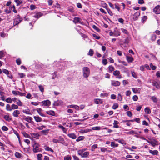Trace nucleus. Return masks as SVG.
Here are the masks:
<instances>
[{
	"mask_svg": "<svg viewBox=\"0 0 160 160\" xmlns=\"http://www.w3.org/2000/svg\"><path fill=\"white\" fill-rule=\"evenodd\" d=\"M15 6L14 5L12 6H10L9 7V9L10 10L12 11L14 13H17V11L15 9Z\"/></svg>",
	"mask_w": 160,
	"mask_h": 160,
	"instance_id": "6ab92c4d",
	"label": "nucleus"
},
{
	"mask_svg": "<svg viewBox=\"0 0 160 160\" xmlns=\"http://www.w3.org/2000/svg\"><path fill=\"white\" fill-rule=\"evenodd\" d=\"M64 158V160H71L72 158L70 155H68L65 156Z\"/></svg>",
	"mask_w": 160,
	"mask_h": 160,
	"instance_id": "79ce46f5",
	"label": "nucleus"
},
{
	"mask_svg": "<svg viewBox=\"0 0 160 160\" xmlns=\"http://www.w3.org/2000/svg\"><path fill=\"white\" fill-rule=\"evenodd\" d=\"M118 62L120 63L123 64L124 66H127L128 65V64L125 61L118 60Z\"/></svg>",
	"mask_w": 160,
	"mask_h": 160,
	"instance_id": "052dcab7",
	"label": "nucleus"
},
{
	"mask_svg": "<svg viewBox=\"0 0 160 160\" xmlns=\"http://www.w3.org/2000/svg\"><path fill=\"white\" fill-rule=\"evenodd\" d=\"M43 14L41 12H38L36 13L33 16V17L36 18V20H33L32 22H34V23L36 22V21L39 18L41 17L42 16Z\"/></svg>",
	"mask_w": 160,
	"mask_h": 160,
	"instance_id": "423d86ee",
	"label": "nucleus"
},
{
	"mask_svg": "<svg viewBox=\"0 0 160 160\" xmlns=\"http://www.w3.org/2000/svg\"><path fill=\"white\" fill-rule=\"evenodd\" d=\"M119 122L116 120H114L113 123V127L115 128H118L119 127L118 124Z\"/></svg>",
	"mask_w": 160,
	"mask_h": 160,
	"instance_id": "393cba45",
	"label": "nucleus"
},
{
	"mask_svg": "<svg viewBox=\"0 0 160 160\" xmlns=\"http://www.w3.org/2000/svg\"><path fill=\"white\" fill-rule=\"evenodd\" d=\"M126 133L127 134H138V133L137 132H135L134 131L132 130H131L129 132H126Z\"/></svg>",
	"mask_w": 160,
	"mask_h": 160,
	"instance_id": "72a5a7b5",
	"label": "nucleus"
},
{
	"mask_svg": "<svg viewBox=\"0 0 160 160\" xmlns=\"http://www.w3.org/2000/svg\"><path fill=\"white\" fill-rule=\"evenodd\" d=\"M82 71L83 77L87 78L89 76L90 74L89 68L88 67H84L82 69Z\"/></svg>",
	"mask_w": 160,
	"mask_h": 160,
	"instance_id": "7ed1b4c3",
	"label": "nucleus"
},
{
	"mask_svg": "<svg viewBox=\"0 0 160 160\" xmlns=\"http://www.w3.org/2000/svg\"><path fill=\"white\" fill-rule=\"evenodd\" d=\"M126 57V60L128 63L132 62L134 60V59L132 56H127Z\"/></svg>",
	"mask_w": 160,
	"mask_h": 160,
	"instance_id": "a211bd4d",
	"label": "nucleus"
},
{
	"mask_svg": "<svg viewBox=\"0 0 160 160\" xmlns=\"http://www.w3.org/2000/svg\"><path fill=\"white\" fill-rule=\"evenodd\" d=\"M33 118L35 119V121L37 122H40L42 121V119L41 118L39 117L38 116H34Z\"/></svg>",
	"mask_w": 160,
	"mask_h": 160,
	"instance_id": "412c9836",
	"label": "nucleus"
},
{
	"mask_svg": "<svg viewBox=\"0 0 160 160\" xmlns=\"http://www.w3.org/2000/svg\"><path fill=\"white\" fill-rule=\"evenodd\" d=\"M80 20V18L78 17L74 18V20H73V22L75 23H77L79 22Z\"/></svg>",
	"mask_w": 160,
	"mask_h": 160,
	"instance_id": "c85d7f7f",
	"label": "nucleus"
},
{
	"mask_svg": "<svg viewBox=\"0 0 160 160\" xmlns=\"http://www.w3.org/2000/svg\"><path fill=\"white\" fill-rule=\"evenodd\" d=\"M12 130L14 133L17 136V137L18 138L20 137L18 133V132L15 130L13 128H12Z\"/></svg>",
	"mask_w": 160,
	"mask_h": 160,
	"instance_id": "bf43d9fd",
	"label": "nucleus"
},
{
	"mask_svg": "<svg viewBox=\"0 0 160 160\" xmlns=\"http://www.w3.org/2000/svg\"><path fill=\"white\" fill-rule=\"evenodd\" d=\"M12 109H17L18 108V105L15 104H12L11 106Z\"/></svg>",
	"mask_w": 160,
	"mask_h": 160,
	"instance_id": "864d4df0",
	"label": "nucleus"
},
{
	"mask_svg": "<svg viewBox=\"0 0 160 160\" xmlns=\"http://www.w3.org/2000/svg\"><path fill=\"white\" fill-rule=\"evenodd\" d=\"M44 148L46 151H50L52 152H53V150L51 148L47 146H44Z\"/></svg>",
	"mask_w": 160,
	"mask_h": 160,
	"instance_id": "bb28decb",
	"label": "nucleus"
},
{
	"mask_svg": "<svg viewBox=\"0 0 160 160\" xmlns=\"http://www.w3.org/2000/svg\"><path fill=\"white\" fill-rule=\"evenodd\" d=\"M120 30L123 33L127 35L128 34V32L127 30L122 28H121Z\"/></svg>",
	"mask_w": 160,
	"mask_h": 160,
	"instance_id": "c03bdc74",
	"label": "nucleus"
},
{
	"mask_svg": "<svg viewBox=\"0 0 160 160\" xmlns=\"http://www.w3.org/2000/svg\"><path fill=\"white\" fill-rule=\"evenodd\" d=\"M42 155L41 154H39L37 155V158L38 160H42Z\"/></svg>",
	"mask_w": 160,
	"mask_h": 160,
	"instance_id": "69168bd1",
	"label": "nucleus"
},
{
	"mask_svg": "<svg viewBox=\"0 0 160 160\" xmlns=\"http://www.w3.org/2000/svg\"><path fill=\"white\" fill-rule=\"evenodd\" d=\"M118 144L117 143H115L114 142H111V146L113 148H115L118 147Z\"/></svg>",
	"mask_w": 160,
	"mask_h": 160,
	"instance_id": "c9c22d12",
	"label": "nucleus"
},
{
	"mask_svg": "<svg viewBox=\"0 0 160 160\" xmlns=\"http://www.w3.org/2000/svg\"><path fill=\"white\" fill-rule=\"evenodd\" d=\"M152 85L155 86L157 88H159V84L157 82L155 81L152 82Z\"/></svg>",
	"mask_w": 160,
	"mask_h": 160,
	"instance_id": "cd10ccee",
	"label": "nucleus"
},
{
	"mask_svg": "<svg viewBox=\"0 0 160 160\" xmlns=\"http://www.w3.org/2000/svg\"><path fill=\"white\" fill-rule=\"evenodd\" d=\"M4 119L7 121H10L12 119L10 118L8 115H5L4 116Z\"/></svg>",
	"mask_w": 160,
	"mask_h": 160,
	"instance_id": "2f4dec72",
	"label": "nucleus"
},
{
	"mask_svg": "<svg viewBox=\"0 0 160 160\" xmlns=\"http://www.w3.org/2000/svg\"><path fill=\"white\" fill-rule=\"evenodd\" d=\"M114 37H118L120 35V32L119 31L117 30L116 28L115 29L114 31Z\"/></svg>",
	"mask_w": 160,
	"mask_h": 160,
	"instance_id": "f3484780",
	"label": "nucleus"
},
{
	"mask_svg": "<svg viewBox=\"0 0 160 160\" xmlns=\"http://www.w3.org/2000/svg\"><path fill=\"white\" fill-rule=\"evenodd\" d=\"M98 147V145L97 144H95L92 145L91 146V150L92 151H94L95 150V149L97 148Z\"/></svg>",
	"mask_w": 160,
	"mask_h": 160,
	"instance_id": "ea45409f",
	"label": "nucleus"
},
{
	"mask_svg": "<svg viewBox=\"0 0 160 160\" xmlns=\"http://www.w3.org/2000/svg\"><path fill=\"white\" fill-rule=\"evenodd\" d=\"M6 109L7 111H11L12 110V108L10 106L9 104H7L6 106Z\"/></svg>",
	"mask_w": 160,
	"mask_h": 160,
	"instance_id": "09e8293b",
	"label": "nucleus"
},
{
	"mask_svg": "<svg viewBox=\"0 0 160 160\" xmlns=\"http://www.w3.org/2000/svg\"><path fill=\"white\" fill-rule=\"evenodd\" d=\"M108 95V93L103 92L100 94V97L102 98H104L105 97H107Z\"/></svg>",
	"mask_w": 160,
	"mask_h": 160,
	"instance_id": "49530a36",
	"label": "nucleus"
},
{
	"mask_svg": "<svg viewBox=\"0 0 160 160\" xmlns=\"http://www.w3.org/2000/svg\"><path fill=\"white\" fill-rule=\"evenodd\" d=\"M148 142L153 147H154L158 144V142L155 139H153L151 141H148Z\"/></svg>",
	"mask_w": 160,
	"mask_h": 160,
	"instance_id": "0eeeda50",
	"label": "nucleus"
},
{
	"mask_svg": "<svg viewBox=\"0 0 160 160\" xmlns=\"http://www.w3.org/2000/svg\"><path fill=\"white\" fill-rule=\"evenodd\" d=\"M15 155L18 158H20L21 157V154L18 152H16L15 153Z\"/></svg>",
	"mask_w": 160,
	"mask_h": 160,
	"instance_id": "37998d69",
	"label": "nucleus"
},
{
	"mask_svg": "<svg viewBox=\"0 0 160 160\" xmlns=\"http://www.w3.org/2000/svg\"><path fill=\"white\" fill-rule=\"evenodd\" d=\"M132 90L134 93H139L141 89L139 88H132Z\"/></svg>",
	"mask_w": 160,
	"mask_h": 160,
	"instance_id": "f8f14e48",
	"label": "nucleus"
},
{
	"mask_svg": "<svg viewBox=\"0 0 160 160\" xmlns=\"http://www.w3.org/2000/svg\"><path fill=\"white\" fill-rule=\"evenodd\" d=\"M120 74V72L118 70H116L114 71L113 72V74L115 76H117L119 75Z\"/></svg>",
	"mask_w": 160,
	"mask_h": 160,
	"instance_id": "8fccbe9b",
	"label": "nucleus"
},
{
	"mask_svg": "<svg viewBox=\"0 0 160 160\" xmlns=\"http://www.w3.org/2000/svg\"><path fill=\"white\" fill-rule=\"evenodd\" d=\"M118 104L117 103H115L113 104L112 107V108L113 109H116L118 108Z\"/></svg>",
	"mask_w": 160,
	"mask_h": 160,
	"instance_id": "603ef678",
	"label": "nucleus"
},
{
	"mask_svg": "<svg viewBox=\"0 0 160 160\" xmlns=\"http://www.w3.org/2000/svg\"><path fill=\"white\" fill-rule=\"evenodd\" d=\"M140 13L139 12H137L133 15V19L134 21H136L138 19V17L140 16Z\"/></svg>",
	"mask_w": 160,
	"mask_h": 160,
	"instance_id": "9b49d317",
	"label": "nucleus"
},
{
	"mask_svg": "<svg viewBox=\"0 0 160 160\" xmlns=\"http://www.w3.org/2000/svg\"><path fill=\"white\" fill-rule=\"evenodd\" d=\"M50 102L49 100H46L42 101V104L43 105L45 106H48L50 105Z\"/></svg>",
	"mask_w": 160,
	"mask_h": 160,
	"instance_id": "ddd939ff",
	"label": "nucleus"
},
{
	"mask_svg": "<svg viewBox=\"0 0 160 160\" xmlns=\"http://www.w3.org/2000/svg\"><path fill=\"white\" fill-rule=\"evenodd\" d=\"M153 12L156 14L160 13V5H158L156 6L153 9Z\"/></svg>",
	"mask_w": 160,
	"mask_h": 160,
	"instance_id": "6e6552de",
	"label": "nucleus"
},
{
	"mask_svg": "<svg viewBox=\"0 0 160 160\" xmlns=\"http://www.w3.org/2000/svg\"><path fill=\"white\" fill-rule=\"evenodd\" d=\"M93 54V51L92 50L90 49L88 53V55L92 56Z\"/></svg>",
	"mask_w": 160,
	"mask_h": 160,
	"instance_id": "338daca9",
	"label": "nucleus"
},
{
	"mask_svg": "<svg viewBox=\"0 0 160 160\" xmlns=\"http://www.w3.org/2000/svg\"><path fill=\"white\" fill-rule=\"evenodd\" d=\"M63 104V101L61 100H58L54 102L53 105L54 106L62 105Z\"/></svg>",
	"mask_w": 160,
	"mask_h": 160,
	"instance_id": "39448f33",
	"label": "nucleus"
},
{
	"mask_svg": "<svg viewBox=\"0 0 160 160\" xmlns=\"http://www.w3.org/2000/svg\"><path fill=\"white\" fill-rule=\"evenodd\" d=\"M108 68L109 72H112L114 69V67L112 65L109 66L108 67Z\"/></svg>",
	"mask_w": 160,
	"mask_h": 160,
	"instance_id": "3c124183",
	"label": "nucleus"
},
{
	"mask_svg": "<svg viewBox=\"0 0 160 160\" xmlns=\"http://www.w3.org/2000/svg\"><path fill=\"white\" fill-rule=\"evenodd\" d=\"M30 134L32 137L37 139H38L40 136L39 134L36 132L31 133Z\"/></svg>",
	"mask_w": 160,
	"mask_h": 160,
	"instance_id": "dca6fc26",
	"label": "nucleus"
},
{
	"mask_svg": "<svg viewBox=\"0 0 160 160\" xmlns=\"http://www.w3.org/2000/svg\"><path fill=\"white\" fill-rule=\"evenodd\" d=\"M85 138V137L83 136H80L78 137L76 139V141L77 142L81 141L83 140Z\"/></svg>",
	"mask_w": 160,
	"mask_h": 160,
	"instance_id": "b1692460",
	"label": "nucleus"
},
{
	"mask_svg": "<svg viewBox=\"0 0 160 160\" xmlns=\"http://www.w3.org/2000/svg\"><path fill=\"white\" fill-rule=\"evenodd\" d=\"M12 92L13 94L15 95H19L21 96H25L26 94L25 93H21L19 91H12Z\"/></svg>",
	"mask_w": 160,
	"mask_h": 160,
	"instance_id": "1a4fd4ad",
	"label": "nucleus"
},
{
	"mask_svg": "<svg viewBox=\"0 0 160 160\" xmlns=\"http://www.w3.org/2000/svg\"><path fill=\"white\" fill-rule=\"evenodd\" d=\"M149 152L150 153L153 155H157L158 153V152L157 150H149Z\"/></svg>",
	"mask_w": 160,
	"mask_h": 160,
	"instance_id": "5701e85b",
	"label": "nucleus"
},
{
	"mask_svg": "<svg viewBox=\"0 0 160 160\" xmlns=\"http://www.w3.org/2000/svg\"><path fill=\"white\" fill-rule=\"evenodd\" d=\"M101 128V127L100 126H96L92 128V129L93 130H99Z\"/></svg>",
	"mask_w": 160,
	"mask_h": 160,
	"instance_id": "de8ad7c7",
	"label": "nucleus"
},
{
	"mask_svg": "<svg viewBox=\"0 0 160 160\" xmlns=\"http://www.w3.org/2000/svg\"><path fill=\"white\" fill-rule=\"evenodd\" d=\"M46 113L49 115H50L52 116H54L55 115V112L53 111L50 110L47 111L46 112Z\"/></svg>",
	"mask_w": 160,
	"mask_h": 160,
	"instance_id": "473e14b6",
	"label": "nucleus"
},
{
	"mask_svg": "<svg viewBox=\"0 0 160 160\" xmlns=\"http://www.w3.org/2000/svg\"><path fill=\"white\" fill-rule=\"evenodd\" d=\"M147 17L146 16H144L142 18V22L144 23L146 21L147 19Z\"/></svg>",
	"mask_w": 160,
	"mask_h": 160,
	"instance_id": "5fc2aeb1",
	"label": "nucleus"
},
{
	"mask_svg": "<svg viewBox=\"0 0 160 160\" xmlns=\"http://www.w3.org/2000/svg\"><path fill=\"white\" fill-rule=\"evenodd\" d=\"M32 118V117H28L26 118L25 120L29 122H31Z\"/></svg>",
	"mask_w": 160,
	"mask_h": 160,
	"instance_id": "a19ab883",
	"label": "nucleus"
},
{
	"mask_svg": "<svg viewBox=\"0 0 160 160\" xmlns=\"http://www.w3.org/2000/svg\"><path fill=\"white\" fill-rule=\"evenodd\" d=\"M58 140L59 142L58 143H60L62 144H64L65 142V140L63 138L62 136H59V137Z\"/></svg>",
	"mask_w": 160,
	"mask_h": 160,
	"instance_id": "4be33fe9",
	"label": "nucleus"
},
{
	"mask_svg": "<svg viewBox=\"0 0 160 160\" xmlns=\"http://www.w3.org/2000/svg\"><path fill=\"white\" fill-rule=\"evenodd\" d=\"M22 112L27 114H31L30 111L29 109H27L25 110H23Z\"/></svg>",
	"mask_w": 160,
	"mask_h": 160,
	"instance_id": "f704fd0d",
	"label": "nucleus"
},
{
	"mask_svg": "<svg viewBox=\"0 0 160 160\" xmlns=\"http://www.w3.org/2000/svg\"><path fill=\"white\" fill-rule=\"evenodd\" d=\"M14 1L17 4V6H19L22 3L21 0H14Z\"/></svg>",
	"mask_w": 160,
	"mask_h": 160,
	"instance_id": "a18cd8bd",
	"label": "nucleus"
},
{
	"mask_svg": "<svg viewBox=\"0 0 160 160\" xmlns=\"http://www.w3.org/2000/svg\"><path fill=\"white\" fill-rule=\"evenodd\" d=\"M6 102L8 103H10L12 102V99L10 98H8L6 99Z\"/></svg>",
	"mask_w": 160,
	"mask_h": 160,
	"instance_id": "e2e57ef3",
	"label": "nucleus"
},
{
	"mask_svg": "<svg viewBox=\"0 0 160 160\" xmlns=\"http://www.w3.org/2000/svg\"><path fill=\"white\" fill-rule=\"evenodd\" d=\"M86 149H82L78 151V154L82 158H87L89 154L88 152L86 151L84 152Z\"/></svg>",
	"mask_w": 160,
	"mask_h": 160,
	"instance_id": "f03ea898",
	"label": "nucleus"
},
{
	"mask_svg": "<svg viewBox=\"0 0 160 160\" xmlns=\"http://www.w3.org/2000/svg\"><path fill=\"white\" fill-rule=\"evenodd\" d=\"M22 19L21 18L19 15H18L15 17L14 19L13 25L16 26L19 24L22 21Z\"/></svg>",
	"mask_w": 160,
	"mask_h": 160,
	"instance_id": "20e7f679",
	"label": "nucleus"
},
{
	"mask_svg": "<svg viewBox=\"0 0 160 160\" xmlns=\"http://www.w3.org/2000/svg\"><path fill=\"white\" fill-rule=\"evenodd\" d=\"M92 130L89 129H87L84 130H82L80 131V132L82 133H86L91 131Z\"/></svg>",
	"mask_w": 160,
	"mask_h": 160,
	"instance_id": "7c9ffc66",
	"label": "nucleus"
},
{
	"mask_svg": "<svg viewBox=\"0 0 160 160\" xmlns=\"http://www.w3.org/2000/svg\"><path fill=\"white\" fill-rule=\"evenodd\" d=\"M118 142L122 144H126L125 141L122 139L119 140H118Z\"/></svg>",
	"mask_w": 160,
	"mask_h": 160,
	"instance_id": "680f3d73",
	"label": "nucleus"
},
{
	"mask_svg": "<svg viewBox=\"0 0 160 160\" xmlns=\"http://www.w3.org/2000/svg\"><path fill=\"white\" fill-rule=\"evenodd\" d=\"M120 82L118 81L115 80L111 81V85L114 86H118L120 85Z\"/></svg>",
	"mask_w": 160,
	"mask_h": 160,
	"instance_id": "9d476101",
	"label": "nucleus"
},
{
	"mask_svg": "<svg viewBox=\"0 0 160 160\" xmlns=\"http://www.w3.org/2000/svg\"><path fill=\"white\" fill-rule=\"evenodd\" d=\"M16 103L18 105L20 106H22V102L19 99H18L16 102Z\"/></svg>",
	"mask_w": 160,
	"mask_h": 160,
	"instance_id": "774afa93",
	"label": "nucleus"
},
{
	"mask_svg": "<svg viewBox=\"0 0 160 160\" xmlns=\"http://www.w3.org/2000/svg\"><path fill=\"white\" fill-rule=\"evenodd\" d=\"M94 103L96 104H102L103 102L102 100L99 98H95L94 100Z\"/></svg>",
	"mask_w": 160,
	"mask_h": 160,
	"instance_id": "4468645a",
	"label": "nucleus"
},
{
	"mask_svg": "<svg viewBox=\"0 0 160 160\" xmlns=\"http://www.w3.org/2000/svg\"><path fill=\"white\" fill-rule=\"evenodd\" d=\"M68 136L70 138L74 139L77 138V136L74 133H70L68 134Z\"/></svg>",
	"mask_w": 160,
	"mask_h": 160,
	"instance_id": "2eb2a0df",
	"label": "nucleus"
},
{
	"mask_svg": "<svg viewBox=\"0 0 160 160\" xmlns=\"http://www.w3.org/2000/svg\"><path fill=\"white\" fill-rule=\"evenodd\" d=\"M92 36L98 40L100 39V38L99 35L95 34H93Z\"/></svg>",
	"mask_w": 160,
	"mask_h": 160,
	"instance_id": "13d9d810",
	"label": "nucleus"
},
{
	"mask_svg": "<svg viewBox=\"0 0 160 160\" xmlns=\"http://www.w3.org/2000/svg\"><path fill=\"white\" fill-rule=\"evenodd\" d=\"M40 144L36 142H34V143L32 144L33 152L34 153H36L37 152H42V149L40 148Z\"/></svg>",
	"mask_w": 160,
	"mask_h": 160,
	"instance_id": "f257e3e1",
	"label": "nucleus"
},
{
	"mask_svg": "<svg viewBox=\"0 0 160 160\" xmlns=\"http://www.w3.org/2000/svg\"><path fill=\"white\" fill-rule=\"evenodd\" d=\"M122 97L120 94H118V100L120 101L122 100Z\"/></svg>",
	"mask_w": 160,
	"mask_h": 160,
	"instance_id": "6e6d98bb",
	"label": "nucleus"
},
{
	"mask_svg": "<svg viewBox=\"0 0 160 160\" xmlns=\"http://www.w3.org/2000/svg\"><path fill=\"white\" fill-rule=\"evenodd\" d=\"M151 98L154 102L157 103V102L158 99L156 97L154 96L152 97Z\"/></svg>",
	"mask_w": 160,
	"mask_h": 160,
	"instance_id": "4c0bfd02",
	"label": "nucleus"
},
{
	"mask_svg": "<svg viewBox=\"0 0 160 160\" xmlns=\"http://www.w3.org/2000/svg\"><path fill=\"white\" fill-rule=\"evenodd\" d=\"M42 109L41 108H38L37 109V111L38 112V113L42 117H45V116L42 113Z\"/></svg>",
	"mask_w": 160,
	"mask_h": 160,
	"instance_id": "a878e982",
	"label": "nucleus"
},
{
	"mask_svg": "<svg viewBox=\"0 0 160 160\" xmlns=\"http://www.w3.org/2000/svg\"><path fill=\"white\" fill-rule=\"evenodd\" d=\"M20 113V112L19 110H15L13 112L12 115L14 117H17L18 116Z\"/></svg>",
	"mask_w": 160,
	"mask_h": 160,
	"instance_id": "aec40b11",
	"label": "nucleus"
},
{
	"mask_svg": "<svg viewBox=\"0 0 160 160\" xmlns=\"http://www.w3.org/2000/svg\"><path fill=\"white\" fill-rule=\"evenodd\" d=\"M49 131V129H47L46 130H42V131H41V133H42V134L44 135H46L48 133Z\"/></svg>",
	"mask_w": 160,
	"mask_h": 160,
	"instance_id": "c756f323",
	"label": "nucleus"
},
{
	"mask_svg": "<svg viewBox=\"0 0 160 160\" xmlns=\"http://www.w3.org/2000/svg\"><path fill=\"white\" fill-rule=\"evenodd\" d=\"M1 128L2 130L4 131H7L8 129V128L5 126H3Z\"/></svg>",
	"mask_w": 160,
	"mask_h": 160,
	"instance_id": "0e129e2a",
	"label": "nucleus"
},
{
	"mask_svg": "<svg viewBox=\"0 0 160 160\" xmlns=\"http://www.w3.org/2000/svg\"><path fill=\"white\" fill-rule=\"evenodd\" d=\"M157 36L156 35L153 34L151 36V40L152 41H154L156 39Z\"/></svg>",
	"mask_w": 160,
	"mask_h": 160,
	"instance_id": "4d7b16f0",
	"label": "nucleus"
},
{
	"mask_svg": "<svg viewBox=\"0 0 160 160\" xmlns=\"http://www.w3.org/2000/svg\"><path fill=\"white\" fill-rule=\"evenodd\" d=\"M144 111L147 114H150L151 112L150 109L148 107L145 108L144 109Z\"/></svg>",
	"mask_w": 160,
	"mask_h": 160,
	"instance_id": "e433bc0d",
	"label": "nucleus"
},
{
	"mask_svg": "<svg viewBox=\"0 0 160 160\" xmlns=\"http://www.w3.org/2000/svg\"><path fill=\"white\" fill-rule=\"evenodd\" d=\"M38 88L42 92H44V88L43 86L41 85H38Z\"/></svg>",
	"mask_w": 160,
	"mask_h": 160,
	"instance_id": "58836bf2",
	"label": "nucleus"
}]
</instances>
